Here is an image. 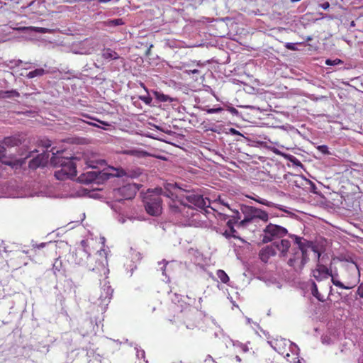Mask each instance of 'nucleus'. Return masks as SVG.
Segmentation results:
<instances>
[{"label": "nucleus", "mask_w": 363, "mask_h": 363, "mask_svg": "<svg viewBox=\"0 0 363 363\" xmlns=\"http://www.w3.org/2000/svg\"><path fill=\"white\" fill-rule=\"evenodd\" d=\"M210 206V201L201 194L192 191H185V194L180 195V201H172L169 204L172 211L178 218H184L186 220L194 217L198 211L196 208L204 209Z\"/></svg>", "instance_id": "f257e3e1"}, {"label": "nucleus", "mask_w": 363, "mask_h": 363, "mask_svg": "<svg viewBox=\"0 0 363 363\" xmlns=\"http://www.w3.org/2000/svg\"><path fill=\"white\" fill-rule=\"evenodd\" d=\"M52 157L50 159V164L53 167H60L61 169L55 172V176L58 180L72 179L77 175V167L80 164L81 159L78 157H65L61 156L63 151L51 149Z\"/></svg>", "instance_id": "f03ea898"}, {"label": "nucleus", "mask_w": 363, "mask_h": 363, "mask_svg": "<svg viewBox=\"0 0 363 363\" xmlns=\"http://www.w3.org/2000/svg\"><path fill=\"white\" fill-rule=\"evenodd\" d=\"M344 270H347L352 274V277L350 282H346V284L342 283L339 279L337 272L330 269L329 277H331V281L335 286L342 289H353L360 280V271L359 269V267L353 261L347 262L344 264Z\"/></svg>", "instance_id": "7ed1b4c3"}, {"label": "nucleus", "mask_w": 363, "mask_h": 363, "mask_svg": "<svg viewBox=\"0 0 363 363\" xmlns=\"http://www.w3.org/2000/svg\"><path fill=\"white\" fill-rule=\"evenodd\" d=\"M163 191L162 188L148 189L144 194L143 201L147 213L151 216H157L162 213V201L161 196Z\"/></svg>", "instance_id": "20e7f679"}, {"label": "nucleus", "mask_w": 363, "mask_h": 363, "mask_svg": "<svg viewBox=\"0 0 363 363\" xmlns=\"http://www.w3.org/2000/svg\"><path fill=\"white\" fill-rule=\"evenodd\" d=\"M89 259H91V256L86 249L79 250L75 253L74 260L77 264L79 265L87 264V267L89 270L96 272L100 274H103L105 276V279H106L107 274L109 273L106 257H104L101 260L96 262V265L94 267H91L87 263Z\"/></svg>", "instance_id": "39448f33"}, {"label": "nucleus", "mask_w": 363, "mask_h": 363, "mask_svg": "<svg viewBox=\"0 0 363 363\" xmlns=\"http://www.w3.org/2000/svg\"><path fill=\"white\" fill-rule=\"evenodd\" d=\"M113 290L106 279L100 289V295L97 297L93 296L91 298L94 304L101 308V311H105L112 298Z\"/></svg>", "instance_id": "423d86ee"}, {"label": "nucleus", "mask_w": 363, "mask_h": 363, "mask_svg": "<svg viewBox=\"0 0 363 363\" xmlns=\"http://www.w3.org/2000/svg\"><path fill=\"white\" fill-rule=\"evenodd\" d=\"M243 213L245 214V218L240 222V225L242 226L253 222L255 219H259L263 221H267L269 219V215L266 211L253 206H246Z\"/></svg>", "instance_id": "0eeeda50"}, {"label": "nucleus", "mask_w": 363, "mask_h": 363, "mask_svg": "<svg viewBox=\"0 0 363 363\" xmlns=\"http://www.w3.org/2000/svg\"><path fill=\"white\" fill-rule=\"evenodd\" d=\"M308 260L309 257L308 253L302 252L299 250L292 248L287 263L296 272H301Z\"/></svg>", "instance_id": "6e6552de"}, {"label": "nucleus", "mask_w": 363, "mask_h": 363, "mask_svg": "<svg viewBox=\"0 0 363 363\" xmlns=\"http://www.w3.org/2000/svg\"><path fill=\"white\" fill-rule=\"evenodd\" d=\"M263 233L262 242L267 243L272 241L274 238L285 236L288 230L281 225L269 223L266 226Z\"/></svg>", "instance_id": "1a4fd4ad"}, {"label": "nucleus", "mask_w": 363, "mask_h": 363, "mask_svg": "<svg viewBox=\"0 0 363 363\" xmlns=\"http://www.w3.org/2000/svg\"><path fill=\"white\" fill-rule=\"evenodd\" d=\"M289 237L293 238L295 244L297 245V247H294L295 250H299L302 252L308 253V250L311 249L315 254L317 259H320L321 254L312 241L296 235H290Z\"/></svg>", "instance_id": "9d476101"}, {"label": "nucleus", "mask_w": 363, "mask_h": 363, "mask_svg": "<svg viewBox=\"0 0 363 363\" xmlns=\"http://www.w3.org/2000/svg\"><path fill=\"white\" fill-rule=\"evenodd\" d=\"M162 196L171 198L174 199V197H180L181 194H185V191L179 187L177 184L168 183L164 186V189H162Z\"/></svg>", "instance_id": "9b49d317"}, {"label": "nucleus", "mask_w": 363, "mask_h": 363, "mask_svg": "<svg viewBox=\"0 0 363 363\" xmlns=\"http://www.w3.org/2000/svg\"><path fill=\"white\" fill-rule=\"evenodd\" d=\"M139 187L136 184H127L117 189V192L121 194L124 199H131L133 198Z\"/></svg>", "instance_id": "f8f14e48"}, {"label": "nucleus", "mask_w": 363, "mask_h": 363, "mask_svg": "<svg viewBox=\"0 0 363 363\" xmlns=\"http://www.w3.org/2000/svg\"><path fill=\"white\" fill-rule=\"evenodd\" d=\"M329 272L330 269L324 264H320L319 259H318L316 267L312 270L311 274L315 280L320 281L329 277Z\"/></svg>", "instance_id": "ddd939ff"}, {"label": "nucleus", "mask_w": 363, "mask_h": 363, "mask_svg": "<svg viewBox=\"0 0 363 363\" xmlns=\"http://www.w3.org/2000/svg\"><path fill=\"white\" fill-rule=\"evenodd\" d=\"M84 162L88 167L92 169H97L99 166L103 167L106 164L104 160L96 158V155H91L90 157L85 155L83 156V160H81L79 164Z\"/></svg>", "instance_id": "4468645a"}, {"label": "nucleus", "mask_w": 363, "mask_h": 363, "mask_svg": "<svg viewBox=\"0 0 363 363\" xmlns=\"http://www.w3.org/2000/svg\"><path fill=\"white\" fill-rule=\"evenodd\" d=\"M49 154L44 152L30 160L28 166L30 169H36L39 167H44L48 162Z\"/></svg>", "instance_id": "2eb2a0df"}, {"label": "nucleus", "mask_w": 363, "mask_h": 363, "mask_svg": "<svg viewBox=\"0 0 363 363\" xmlns=\"http://www.w3.org/2000/svg\"><path fill=\"white\" fill-rule=\"evenodd\" d=\"M290 343H292L289 340L284 338L276 339L273 341L269 342V344L273 347V349L277 351L279 354L285 356L286 354V347L287 345L290 346Z\"/></svg>", "instance_id": "dca6fc26"}, {"label": "nucleus", "mask_w": 363, "mask_h": 363, "mask_svg": "<svg viewBox=\"0 0 363 363\" xmlns=\"http://www.w3.org/2000/svg\"><path fill=\"white\" fill-rule=\"evenodd\" d=\"M299 348L295 343H290V352L291 354L289 352L286 353L284 356L285 359L289 363H301V359H299Z\"/></svg>", "instance_id": "f3484780"}, {"label": "nucleus", "mask_w": 363, "mask_h": 363, "mask_svg": "<svg viewBox=\"0 0 363 363\" xmlns=\"http://www.w3.org/2000/svg\"><path fill=\"white\" fill-rule=\"evenodd\" d=\"M101 174V172L100 170H94V171H89L84 174H83L79 179L81 182L84 183H91V182H99L100 179V174Z\"/></svg>", "instance_id": "a211bd4d"}, {"label": "nucleus", "mask_w": 363, "mask_h": 363, "mask_svg": "<svg viewBox=\"0 0 363 363\" xmlns=\"http://www.w3.org/2000/svg\"><path fill=\"white\" fill-rule=\"evenodd\" d=\"M231 213H222L219 214L220 219L222 220H232L233 223H236L240 219V212L237 210L231 209L228 204H224Z\"/></svg>", "instance_id": "6ab92c4d"}, {"label": "nucleus", "mask_w": 363, "mask_h": 363, "mask_svg": "<svg viewBox=\"0 0 363 363\" xmlns=\"http://www.w3.org/2000/svg\"><path fill=\"white\" fill-rule=\"evenodd\" d=\"M275 255L276 250L274 245H267V247L262 248L259 253L260 259L265 263L268 262L271 257H273Z\"/></svg>", "instance_id": "aec40b11"}, {"label": "nucleus", "mask_w": 363, "mask_h": 363, "mask_svg": "<svg viewBox=\"0 0 363 363\" xmlns=\"http://www.w3.org/2000/svg\"><path fill=\"white\" fill-rule=\"evenodd\" d=\"M273 245L280 252L282 257H285L291 247V242L288 240L283 239L279 242H274Z\"/></svg>", "instance_id": "412c9836"}, {"label": "nucleus", "mask_w": 363, "mask_h": 363, "mask_svg": "<svg viewBox=\"0 0 363 363\" xmlns=\"http://www.w3.org/2000/svg\"><path fill=\"white\" fill-rule=\"evenodd\" d=\"M101 57L104 60H116L120 58L119 55L111 48H104L101 50Z\"/></svg>", "instance_id": "4be33fe9"}, {"label": "nucleus", "mask_w": 363, "mask_h": 363, "mask_svg": "<svg viewBox=\"0 0 363 363\" xmlns=\"http://www.w3.org/2000/svg\"><path fill=\"white\" fill-rule=\"evenodd\" d=\"M4 146L10 147L18 146L21 143V140L18 136H9L6 137L3 140Z\"/></svg>", "instance_id": "5701e85b"}, {"label": "nucleus", "mask_w": 363, "mask_h": 363, "mask_svg": "<svg viewBox=\"0 0 363 363\" xmlns=\"http://www.w3.org/2000/svg\"><path fill=\"white\" fill-rule=\"evenodd\" d=\"M249 198H250L251 199L255 200L256 202H257L260 204L264 205L266 206L274 207V208H277L280 210H283V208L281 207V206L277 205L271 201H268L267 200L260 198L258 196L255 195V196H249Z\"/></svg>", "instance_id": "b1692460"}, {"label": "nucleus", "mask_w": 363, "mask_h": 363, "mask_svg": "<svg viewBox=\"0 0 363 363\" xmlns=\"http://www.w3.org/2000/svg\"><path fill=\"white\" fill-rule=\"evenodd\" d=\"M104 26L107 27H116L125 24L123 18L108 19L103 22Z\"/></svg>", "instance_id": "393cba45"}, {"label": "nucleus", "mask_w": 363, "mask_h": 363, "mask_svg": "<svg viewBox=\"0 0 363 363\" xmlns=\"http://www.w3.org/2000/svg\"><path fill=\"white\" fill-rule=\"evenodd\" d=\"M1 94H0L1 95L0 99H6V98L11 99V98H13V97H19L20 96L19 92L14 89L9 90V91H1Z\"/></svg>", "instance_id": "a878e982"}, {"label": "nucleus", "mask_w": 363, "mask_h": 363, "mask_svg": "<svg viewBox=\"0 0 363 363\" xmlns=\"http://www.w3.org/2000/svg\"><path fill=\"white\" fill-rule=\"evenodd\" d=\"M46 73L45 70L43 68H37L35 70L29 72L26 74L28 79H33L34 77H38L44 75Z\"/></svg>", "instance_id": "bb28decb"}, {"label": "nucleus", "mask_w": 363, "mask_h": 363, "mask_svg": "<svg viewBox=\"0 0 363 363\" xmlns=\"http://www.w3.org/2000/svg\"><path fill=\"white\" fill-rule=\"evenodd\" d=\"M235 223H233L232 220H227V225L229 228L230 232L228 233L227 230L225 232L224 235L227 237H233L237 238L236 235L237 231L234 229L233 225Z\"/></svg>", "instance_id": "cd10ccee"}, {"label": "nucleus", "mask_w": 363, "mask_h": 363, "mask_svg": "<svg viewBox=\"0 0 363 363\" xmlns=\"http://www.w3.org/2000/svg\"><path fill=\"white\" fill-rule=\"evenodd\" d=\"M311 291L312 295L315 296L318 300L320 301H324L323 296L318 292V286L313 281H311Z\"/></svg>", "instance_id": "c85d7f7f"}, {"label": "nucleus", "mask_w": 363, "mask_h": 363, "mask_svg": "<svg viewBox=\"0 0 363 363\" xmlns=\"http://www.w3.org/2000/svg\"><path fill=\"white\" fill-rule=\"evenodd\" d=\"M153 94L156 99H157L160 102L172 101V99L169 96L165 95L160 91H155Z\"/></svg>", "instance_id": "c756f323"}, {"label": "nucleus", "mask_w": 363, "mask_h": 363, "mask_svg": "<svg viewBox=\"0 0 363 363\" xmlns=\"http://www.w3.org/2000/svg\"><path fill=\"white\" fill-rule=\"evenodd\" d=\"M216 275L223 284H227L230 280L228 274L222 269L217 270Z\"/></svg>", "instance_id": "7c9ffc66"}, {"label": "nucleus", "mask_w": 363, "mask_h": 363, "mask_svg": "<svg viewBox=\"0 0 363 363\" xmlns=\"http://www.w3.org/2000/svg\"><path fill=\"white\" fill-rule=\"evenodd\" d=\"M343 64V62L340 60V59H335V60H331V59H327L325 60V65H328V66H335V65H342Z\"/></svg>", "instance_id": "2f4dec72"}, {"label": "nucleus", "mask_w": 363, "mask_h": 363, "mask_svg": "<svg viewBox=\"0 0 363 363\" xmlns=\"http://www.w3.org/2000/svg\"><path fill=\"white\" fill-rule=\"evenodd\" d=\"M36 194H37L36 193L27 192V191H20V192L16 194L15 195H13V196L17 197V198H23V197L34 196Z\"/></svg>", "instance_id": "473e14b6"}, {"label": "nucleus", "mask_w": 363, "mask_h": 363, "mask_svg": "<svg viewBox=\"0 0 363 363\" xmlns=\"http://www.w3.org/2000/svg\"><path fill=\"white\" fill-rule=\"evenodd\" d=\"M285 157L296 166H301V162L294 155H285Z\"/></svg>", "instance_id": "72a5a7b5"}, {"label": "nucleus", "mask_w": 363, "mask_h": 363, "mask_svg": "<svg viewBox=\"0 0 363 363\" xmlns=\"http://www.w3.org/2000/svg\"><path fill=\"white\" fill-rule=\"evenodd\" d=\"M61 267H62L61 260H60L58 259H55V261L53 264V267H52L54 273L56 274L57 272H60L61 270Z\"/></svg>", "instance_id": "f704fd0d"}, {"label": "nucleus", "mask_w": 363, "mask_h": 363, "mask_svg": "<svg viewBox=\"0 0 363 363\" xmlns=\"http://www.w3.org/2000/svg\"><path fill=\"white\" fill-rule=\"evenodd\" d=\"M139 99L147 105H150L152 102V98L149 95L140 96Z\"/></svg>", "instance_id": "c9c22d12"}, {"label": "nucleus", "mask_w": 363, "mask_h": 363, "mask_svg": "<svg viewBox=\"0 0 363 363\" xmlns=\"http://www.w3.org/2000/svg\"><path fill=\"white\" fill-rule=\"evenodd\" d=\"M223 108L221 107H218V108H208L206 110V112L209 114H213V113H218L220 112H221L223 111Z\"/></svg>", "instance_id": "e433bc0d"}, {"label": "nucleus", "mask_w": 363, "mask_h": 363, "mask_svg": "<svg viewBox=\"0 0 363 363\" xmlns=\"http://www.w3.org/2000/svg\"><path fill=\"white\" fill-rule=\"evenodd\" d=\"M159 265L162 264V266L160 268V270L162 271V273L163 275H166L165 271H166V266L168 264V262H167L165 259H163L161 262H158Z\"/></svg>", "instance_id": "4c0bfd02"}, {"label": "nucleus", "mask_w": 363, "mask_h": 363, "mask_svg": "<svg viewBox=\"0 0 363 363\" xmlns=\"http://www.w3.org/2000/svg\"><path fill=\"white\" fill-rule=\"evenodd\" d=\"M136 349V356L139 359H145V352L143 350L135 348Z\"/></svg>", "instance_id": "58836bf2"}, {"label": "nucleus", "mask_w": 363, "mask_h": 363, "mask_svg": "<svg viewBox=\"0 0 363 363\" xmlns=\"http://www.w3.org/2000/svg\"><path fill=\"white\" fill-rule=\"evenodd\" d=\"M285 48L286 49L292 50V51L297 50V48L296 46V43H286L285 44Z\"/></svg>", "instance_id": "ea45409f"}, {"label": "nucleus", "mask_w": 363, "mask_h": 363, "mask_svg": "<svg viewBox=\"0 0 363 363\" xmlns=\"http://www.w3.org/2000/svg\"><path fill=\"white\" fill-rule=\"evenodd\" d=\"M318 149L320 152H321L323 154H329L328 147L326 145H320L318 147Z\"/></svg>", "instance_id": "a19ab883"}, {"label": "nucleus", "mask_w": 363, "mask_h": 363, "mask_svg": "<svg viewBox=\"0 0 363 363\" xmlns=\"http://www.w3.org/2000/svg\"><path fill=\"white\" fill-rule=\"evenodd\" d=\"M42 146L48 149V147H51L52 142L50 140H43L40 141Z\"/></svg>", "instance_id": "79ce46f5"}, {"label": "nucleus", "mask_w": 363, "mask_h": 363, "mask_svg": "<svg viewBox=\"0 0 363 363\" xmlns=\"http://www.w3.org/2000/svg\"><path fill=\"white\" fill-rule=\"evenodd\" d=\"M228 111L231 114H233V116H238V114H239L238 111L235 108L232 107V106H228Z\"/></svg>", "instance_id": "37998d69"}, {"label": "nucleus", "mask_w": 363, "mask_h": 363, "mask_svg": "<svg viewBox=\"0 0 363 363\" xmlns=\"http://www.w3.org/2000/svg\"><path fill=\"white\" fill-rule=\"evenodd\" d=\"M6 155V149L3 145H0V160Z\"/></svg>", "instance_id": "c03bdc74"}, {"label": "nucleus", "mask_w": 363, "mask_h": 363, "mask_svg": "<svg viewBox=\"0 0 363 363\" xmlns=\"http://www.w3.org/2000/svg\"><path fill=\"white\" fill-rule=\"evenodd\" d=\"M23 62L21 60H13V61H11L10 63L11 64V67H18L20 65V64H21Z\"/></svg>", "instance_id": "a18cd8bd"}, {"label": "nucleus", "mask_w": 363, "mask_h": 363, "mask_svg": "<svg viewBox=\"0 0 363 363\" xmlns=\"http://www.w3.org/2000/svg\"><path fill=\"white\" fill-rule=\"evenodd\" d=\"M345 276H346V280H345V283L346 282H350L351 279H352V274L347 271V270H345Z\"/></svg>", "instance_id": "49530a36"}, {"label": "nucleus", "mask_w": 363, "mask_h": 363, "mask_svg": "<svg viewBox=\"0 0 363 363\" xmlns=\"http://www.w3.org/2000/svg\"><path fill=\"white\" fill-rule=\"evenodd\" d=\"M319 6L324 10H327L330 7V4L328 1H325L323 4H319Z\"/></svg>", "instance_id": "de8ad7c7"}, {"label": "nucleus", "mask_w": 363, "mask_h": 363, "mask_svg": "<svg viewBox=\"0 0 363 363\" xmlns=\"http://www.w3.org/2000/svg\"><path fill=\"white\" fill-rule=\"evenodd\" d=\"M45 245H46L45 242H42L40 244H32V246L33 247V248H37V249L43 248Z\"/></svg>", "instance_id": "09e8293b"}, {"label": "nucleus", "mask_w": 363, "mask_h": 363, "mask_svg": "<svg viewBox=\"0 0 363 363\" xmlns=\"http://www.w3.org/2000/svg\"><path fill=\"white\" fill-rule=\"evenodd\" d=\"M186 72L189 74H199L200 73V71L197 69H189V70H186Z\"/></svg>", "instance_id": "8fccbe9b"}, {"label": "nucleus", "mask_w": 363, "mask_h": 363, "mask_svg": "<svg viewBox=\"0 0 363 363\" xmlns=\"http://www.w3.org/2000/svg\"><path fill=\"white\" fill-rule=\"evenodd\" d=\"M240 347L244 352L248 351V347L246 345L240 344Z\"/></svg>", "instance_id": "3c124183"}, {"label": "nucleus", "mask_w": 363, "mask_h": 363, "mask_svg": "<svg viewBox=\"0 0 363 363\" xmlns=\"http://www.w3.org/2000/svg\"><path fill=\"white\" fill-rule=\"evenodd\" d=\"M81 245H82V246L83 247V249H86V246H87V245H86V241H85V240H82V241H81Z\"/></svg>", "instance_id": "603ef678"}, {"label": "nucleus", "mask_w": 363, "mask_h": 363, "mask_svg": "<svg viewBox=\"0 0 363 363\" xmlns=\"http://www.w3.org/2000/svg\"><path fill=\"white\" fill-rule=\"evenodd\" d=\"M37 30L42 33H45V30H46V28H37Z\"/></svg>", "instance_id": "864d4df0"}, {"label": "nucleus", "mask_w": 363, "mask_h": 363, "mask_svg": "<svg viewBox=\"0 0 363 363\" xmlns=\"http://www.w3.org/2000/svg\"><path fill=\"white\" fill-rule=\"evenodd\" d=\"M111 0H98L99 3H108L111 1Z\"/></svg>", "instance_id": "5fc2aeb1"}, {"label": "nucleus", "mask_w": 363, "mask_h": 363, "mask_svg": "<svg viewBox=\"0 0 363 363\" xmlns=\"http://www.w3.org/2000/svg\"><path fill=\"white\" fill-rule=\"evenodd\" d=\"M231 132L233 133V134H238V131L236 130L235 129H233V128H231Z\"/></svg>", "instance_id": "6e6d98bb"}, {"label": "nucleus", "mask_w": 363, "mask_h": 363, "mask_svg": "<svg viewBox=\"0 0 363 363\" xmlns=\"http://www.w3.org/2000/svg\"><path fill=\"white\" fill-rule=\"evenodd\" d=\"M98 253L101 256H102L103 254L106 255V252L104 250H100V251L98 252Z\"/></svg>", "instance_id": "4d7b16f0"}, {"label": "nucleus", "mask_w": 363, "mask_h": 363, "mask_svg": "<svg viewBox=\"0 0 363 363\" xmlns=\"http://www.w3.org/2000/svg\"><path fill=\"white\" fill-rule=\"evenodd\" d=\"M311 40H312V37H311V36H308V37L306 38V40H307V41H311Z\"/></svg>", "instance_id": "13d9d810"}, {"label": "nucleus", "mask_w": 363, "mask_h": 363, "mask_svg": "<svg viewBox=\"0 0 363 363\" xmlns=\"http://www.w3.org/2000/svg\"><path fill=\"white\" fill-rule=\"evenodd\" d=\"M88 124L91 125H93V126H98L96 124L94 123H88Z\"/></svg>", "instance_id": "bf43d9fd"}, {"label": "nucleus", "mask_w": 363, "mask_h": 363, "mask_svg": "<svg viewBox=\"0 0 363 363\" xmlns=\"http://www.w3.org/2000/svg\"><path fill=\"white\" fill-rule=\"evenodd\" d=\"M236 359L240 362V357L239 356H236Z\"/></svg>", "instance_id": "052dcab7"}, {"label": "nucleus", "mask_w": 363, "mask_h": 363, "mask_svg": "<svg viewBox=\"0 0 363 363\" xmlns=\"http://www.w3.org/2000/svg\"><path fill=\"white\" fill-rule=\"evenodd\" d=\"M359 363H363V358H362V359H359Z\"/></svg>", "instance_id": "680f3d73"}]
</instances>
